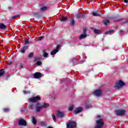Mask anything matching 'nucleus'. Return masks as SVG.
I'll return each instance as SVG.
<instances>
[{
  "mask_svg": "<svg viewBox=\"0 0 128 128\" xmlns=\"http://www.w3.org/2000/svg\"><path fill=\"white\" fill-rule=\"evenodd\" d=\"M36 64L38 66H40L42 64V62L40 61L37 62Z\"/></svg>",
  "mask_w": 128,
  "mask_h": 128,
  "instance_id": "obj_36",
  "label": "nucleus"
},
{
  "mask_svg": "<svg viewBox=\"0 0 128 128\" xmlns=\"http://www.w3.org/2000/svg\"><path fill=\"white\" fill-rule=\"evenodd\" d=\"M68 20V18L66 16H63L60 18V20L61 22H66Z\"/></svg>",
  "mask_w": 128,
  "mask_h": 128,
  "instance_id": "obj_15",
  "label": "nucleus"
},
{
  "mask_svg": "<svg viewBox=\"0 0 128 128\" xmlns=\"http://www.w3.org/2000/svg\"><path fill=\"white\" fill-rule=\"evenodd\" d=\"M122 22H123V24H128V20H122Z\"/></svg>",
  "mask_w": 128,
  "mask_h": 128,
  "instance_id": "obj_33",
  "label": "nucleus"
},
{
  "mask_svg": "<svg viewBox=\"0 0 128 128\" xmlns=\"http://www.w3.org/2000/svg\"><path fill=\"white\" fill-rule=\"evenodd\" d=\"M18 18V15H16L14 16H12V20H14V18Z\"/></svg>",
  "mask_w": 128,
  "mask_h": 128,
  "instance_id": "obj_35",
  "label": "nucleus"
},
{
  "mask_svg": "<svg viewBox=\"0 0 128 128\" xmlns=\"http://www.w3.org/2000/svg\"><path fill=\"white\" fill-rule=\"evenodd\" d=\"M8 110V108H4V112H6Z\"/></svg>",
  "mask_w": 128,
  "mask_h": 128,
  "instance_id": "obj_40",
  "label": "nucleus"
},
{
  "mask_svg": "<svg viewBox=\"0 0 128 128\" xmlns=\"http://www.w3.org/2000/svg\"><path fill=\"white\" fill-rule=\"evenodd\" d=\"M70 24L71 26H74L76 22H74V18H71V20L70 21Z\"/></svg>",
  "mask_w": 128,
  "mask_h": 128,
  "instance_id": "obj_16",
  "label": "nucleus"
},
{
  "mask_svg": "<svg viewBox=\"0 0 128 128\" xmlns=\"http://www.w3.org/2000/svg\"><path fill=\"white\" fill-rule=\"evenodd\" d=\"M92 30H94V28H92Z\"/></svg>",
  "mask_w": 128,
  "mask_h": 128,
  "instance_id": "obj_46",
  "label": "nucleus"
},
{
  "mask_svg": "<svg viewBox=\"0 0 128 128\" xmlns=\"http://www.w3.org/2000/svg\"><path fill=\"white\" fill-rule=\"evenodd\" d=\"M42 108V106H36V112H40Z\"/></svg>",
  "mask_w": 128,
  "mask_h": 128,
  "instance_id": "obj_18",
  "label": "nucleus"
},
{
  "mask_svg": "<svg viewBox=\"0 0 128 128\" xmlns=\"http://www.w3.org/2000/svg\"><path fill=\"white\" fill-rule=\"evenodd\" d=\"M57 116H58V118H64V113H62V112H60V111H58Z\"/></svg>",
  "mask_w": 128,
  "mask_h": 128,
  "instance_id": "obj_12",
  "label": "nucleus"
},
{
  "mask_svg": "<svg viewBox=\"0 0 128 128\" xmlns=\"http://www.w3.org/2000/svg\"><path fill=\"white\" fill-rule=\"evenodd\" d=\"M32 122L34 124H36V118L34 116H32Z\"/></svg>",
  "mask_w": 128,
  "mask_h": 128,
  "instance_id": "obj_17",
  "label": "nucleus"
},
{
  "mask_svg": "<svg viewBox=\"0 0 128 128\" xmlns=\"http://www.w3.org/2000/svg\"><path fill=\"white\" fill-rule=\"evenodd\" d=\"M94 96H102V90H96L94 91Z\"/></svg>",
  "mask_w": 128,
  "mask_h": 128,
  "instance_id": "obj_8",
  "label": "nucleus"
},
{
  "mask_svg": "<svg viewBox=\"0 0 128 128\" xmlns=\"http://www.w3.org/2000/svg\"><path fill=\"white\" fill-rule=\"evenodd\" d=\"M68 110H69L70 111L72 110H74V106H73V105H72L71 106H70L69 107Z\"/></svg>",
  "mask_w": 128,
  "mask_h": 128,
  "instance_id": "obj_29",
  "label": "nucleus"
},
{
  "mask_svg": "<svg viewBox=\"0 0 128 128\" xmlns=\"http://www.w3.org/2000/svg\"><path fill=\"white\" fill-rule=\"evenodd\" d=\"M40 100V97L36 96V97H32L28 100L29 102H36Z\"/></svg>",
  "mask_w": 128,
  "mask_h": 128,
  "instance_id": "obj_4",
  "label": "nucleus"
},
{
  "mask_svg": "<svg viewBox=\"0 0 128 128\" xmlns=\"http://www.w3.org/2000/svg\"><path fill=\"white\" fill-rule=\"evenodd\" d=\"M34 78H40L42 76V74L38 72L34 74Z\"/></svg>",
  "mask_w": 128,
  "mask_h": 128,
  "instance_id": "obj_10",
  "label": "nucleus"
},
{
  "mask_svg": "<svg viewBox=\"0 0 128 128\" xmlns=\"http://www.w3.org/2000/svg\"><path fill=\"white\" fill-rule=\"evenodd\" d=\"M77 18H82V14H78L77 15Z\"/></svg>",
  "mask_w": 128,
  "mask_h": 128,
  "instance_id": "obj_38",
  "label": "nucleus"
},
{
  "mask_svg": "<svg viewBox=\"0 0 128 128\" xmlns=\"http://www.w3.org/2000/svg\"><path fill=\"white\" fill-rule=\"evenodd\" d=\"M34 56V52H30L28 56V58H32Z\"/></svg>",
  "mask_w": 128,
  "mask_h": 128,
  "instance_id": "obj_31",
  "label": "nucleus"
},
{
  "mask_svg": "<svg viewBox=\"0 0 128 128\" xmlns=\"http://www.w3.org/2000/svg\"><path fill=\"white\" fill-rule=\"evenodd\" d=\"M0 28L1 30H6V26L4 25V24H0Z\"/></svg>",
  "mask_w": 128,
  "mask_h": 128,
  "instance_id": "obj_14",
  "label": "nucleus"
},
{
  "mask_svg": "<svg viewBox=\"0 0 128 128\" xmlns=\"http://www.w3.org/2000/svg\"><path fill=\"white\" fill-rule=\"evenodd\" d=\"M86 108H92V105H90V104H86Z\"/></svg>",
  "mask_w": 128,
  "mask_h": 128,
  "instance_id": "obj_28",
  "label": "nucleus"
},
{
  "mask_svg": "<svg viewBox=\"0 0 128 128\" xmlns=\"http://www.w3.org/2000/svg\"><path fill=\"white\" fill-rule=\"evenodd\" d=\"M3 74H4V70H1L0 72V77L2 76Z\"/></svg>",
  "mask_w": 128,
  "mask_h": 128,
  "instance_id": "obj_25",
  "label": "nucleus"
},
{
  "mask_svg": "<svg viewBox=\"0 0 128 128\" xmlns=\"http://www.w3.org/2000/svg\"><path fill=\"white\" fill-rule=\"evenodd\" d=\"M29 109L30 110H33L34 109V104H31L29 106Z\"/></svg>",
  "mask_w": 128,
  "mask_h": 128,
  "instance_id": "obj_32",
  "label": "nucleus"
},
{
  "mask_svg": "<svg viewBox=\"0 0 128 128\" xmlns=\"http://www.w3.org/2000/svg\"><path fill=\"white\" fill-rule=\"evenodd\" d=\"M97 120H96V124L94 128H102L104 126V120L102 118V116L98 115L96 116Z\"/></svg>",
  "mask_w": 128,
  "mask_h": 128,
  "instance_id": "obj_1",
  "label": "nucleus"
},
{
  "mask_svg": "<svg viewBox=\"0 0 128 128\" xmlns=\"http://www.w3.org/2000/svg\"><path fill=\"white\" fill-rule=\"evenodd\" d=\"M8 64H12V62H9L8 63Z\"/></svg>",
  "mask_w": 128,
  "mask_h": 128,
  "instance_id": "obj_44",
  "label": "nucleus"
},
{
  "mask_svg": "<svg viewBox=\"0 0 128 128\" xmlns=\"http://www.w3.org/2000/svg\"><path fill=\"white\" fill-rule=\"evenodd\" d=\"M92 14L94 16H100V14L94 12H92Z\"/></svg>",
  "mask_w": 128,
  "mask_h": 128,
  "instance_id": "obj_23",
  "label": "nucleus"
},
{
  "mask_svg": "<svg viewBox=\"0 0 128 128\" xmlns=\"http://www.w3.org/2000/svg\"><path fill=\"white\" fill-rule=\"evenodd\" d=\"M52 117L54 122H56V116H54V114H52Z\"/></svg>",
  "mask_w": 128,
  "mask_h": 128,
  "instance_id": "obj_24",
  "label": "nucleus"
},
{
  "mask_svg": "<svg viewBox=\"0 0 128 128\" xmlns=\"http://www.w3.org/2000/svg\"><path fill=\"white\" fill-rule=\"evenodd\" d=\"M67 128H74L76 126V123L74 122H70L66 124Z\"/></svg>",
  "mask_w": 128,
  "mask_h": 128,
  "instance_id": "obj_5",
  "label": "nucleus"
},
{
  "mask_svg": "<svg viewBox=\"0 0 128 128\" xmlns=\"http://www.w3.org/2000/svg\"><path fill=\"white\" fill-rule=\"evenodd\" d=\"M46 10V7H42L40 8L41 10Z\"/></svg>",
  "mask_w": 128,
  "mask_h": 128,
  "instance_id": "obj_37",
  "label": "nucleus"
},
{
  "mask_svg": "<svg viewBox=\"0 0 128 128\" xmlns=\"http://www.w3.org/2000/svg\"><path fill=\"white\" fill-rule=\"evenodd\" d=\"M50 106V104L48 103H44V105L42 106V108H48Z\"/></svg>",
  "mask_w": 128,
  "mask_h": 128,
  "instance_id": "obj_20",
  "label": "nucleus"
},
{
  "mask_svg": "<svg viewBox=\"0 0 128 128\" xmlns=\"http://www.w3.org/2000/svg\"><path fill=\"white\" fill-rule=\"evenodd\" d=\"M83 34H86V28H83Z\"/></svg>",
  "mask_w": 128,
  "mask_h": 128,
  "instance_id": "obj_30",
  "label": "nucleus"
},
{
  "mask_svg": "<svg viewBox=\"0 0 128 128\" xmlns=\"http://www.w3.org/2000/svg\"><path fill=\"white\" fill-rule=\"evenodd\" d=\"M126 110L124 109L115 110V114L116 116H124L126 114Z\"/></svg>",
  "mask_w": 128,
  "mask_h": 128,
  "instance_id": "obj_2",
  "label": "nucleus"
},
{
  "mask_svg": "<svg viewBox=\"0 0 128 128\" xmlns=\"http://www.w3.org/2000/svg\"><path fill=\"white\" fill-rule=\"evenodd\" d=\"M104 24H105V26H107L108 24H110V20H104Z\"/></svg>",
  "mask_w": 128,
  "mask_h": 128,
  "instance_id": "obj_19",
  "label": "nucleus"
},
{
  "mask_svg": "<svg viewBox=\"0 0 128 128\" xmlns=\"http://www.w3.org/2000/svg\"><path fill=\"white\" fill-rule=\"evenodd\" d=\"M40 126H46V124L44 123V122H42V121H41L40 122Z\"/></svg>",
  "mask_w": 128,
  "mask_h": 128,
  "instance_id": "obj_27",
  "label": "nucleus"
},
{
  "mask_svg": "<svg viewBox=\"0 0 128 128\" xmlns=\"http://www.w3.org/2000/svg\"><path fill=\"white\" fill-rule=\"evenodd\" d=\"M86 36H88V35L83 33V34H81L79 36V40H84V38H86Z\"/></svg>",
  "mask_w": 128,
  "mask_h": 128,
  "instance_id": "obj_13",
  "label": "nucleus"
},
{
  "mask_svg": "<svg viewBox=\"0 0 128 128\" xmlns=\"http://www.w3.org/2000/svg\"><path fill=\"white\" fill-rule=\"evenodd\" d=\"M124 2L126 3L128 2V0H124Z\"/></svg>",
  "mask_w": 128,
  "mask_h": 128,
  "instance_id": "obj_43",
  "label": "nucleus"
},
{
  "mask_svg": "<svg viewBox=\"0 0 128 128\" xmlns=\"http://www.w3.org/2000/svg\"><path fill=\"white\" fill-rule=\"evenodd\" d=\"M30 44V41L28 40L25 41L24 44Z\"/></svg>",
  "mask_w": 128,
  "mask_h": 128,
  "instance_id": "obj_39",
  "label": "nucleus"
},
{
  "mask_svg": "<svg viewBox=\"0 0 128 128\" xmlns=\"http://www.w3.org/2000/svg\"><path fill=\"white\" fill-rule=\"evenodd\" d=\"M48 128H52V127L49 126Z\"/></svg>",
  "mask_w": 128,
  "mask_h": 128,
  "instance_id": "obj_45",
  "label": "nucleus"
},
{
  "mask_svg": "<svg viewBox=\"0 0 128 128\" xmlns=\"http://www.w3.org/2000/svg\"><path fill=\"white\" fill-rule=\"evenodd\" d=\"M43 53L44 58H46V56H48V52H46V51H44Z\"/></svg>",
  "mask_w": 128,
  "mask_h": 128,
  "instance_id": "obj_22",
  "label": "nucleus"
},
{
  "mask_svg": "<svg viewBox=\"0 0 128 128\" xmlns=\"http://www.w3.org/2000/svg\"><path fill=\"white\" fill-rule=\"evenodd\" d=\"M10 8H9V10L10 9Z\"/></svg>",
  "mask_w": 128,
  "mask_h": 128,
  "instance_id": "obj_47",
  "label": "nucleus"
},
{
  "mask_svg": "<svg viewBox=\"0 0 128 128\" xmlns=\"http://www.w3.org/2000/svg\"><path fill=\"white\" fill-rule=\"evenodd\" d=\"M18 125L26 126V122L24 120L21 119L19 120Z\"/></svg>",
  "mask_w": 128,
  "mask_h": 128,
  "instance_id": "obj_7",
  "label": "nucleus"
},
{
  "mask_svg": "<svg viewBox=\"0 0 128 128\" xmlns=\"http://www.w3.org/2000/svg\"><path fill=\"white\" fill-rule=\"evenodd\" d=\"M60 48V45H58L56 48L53 50L51 52V53H50L51 56H54V55L56 54V52H58Z\"/></svg>",
  "mask_w": 128,
  "mask_h": 128,
  "instance_id": "obj_6",
  "label": "nucleus"
},
{
  "mask_svg": "<svg viewBox=\"0 0 128 128\" xmlns=\"http://www.w3.org/2000/svg\"><path fill=\"white\" fill-rule=\"evenodd\" d=\"M94 32H95V34H100V30H98L94 29Z\"/></svg>",
  "mask_w": 128,
  "mask_h": 128,
  "instance_id": "obj_26",
  "label": "nucleus"
},
{
  "mask_svg": "<svg viewBox=\"0 0 128 128\" xmlns=\"http://www.w3.org/2000/svg\"><path fill=\"white\" fill-rule=\"evenodd\" d=\"M44 38V36H40L39 37V40H42Z\"/></svg>",
  "mask_w": 128,
  "mask_h": 128,
  "instance_id": "obj_41",
  "label": "nucleus"
},
{
  "mask_svg": "<svg viewBox=\"0 0 128 128\" xmlns=\"http://www.w3.org/2000/svg\"><path fill=\"white\" fill-rule=\"evenodd\" d=\"M122 32H124V31H123V30H120V34H122Z\"/></svg>",
  "mask_w": 128,
  "mask_h": 128,
  "instance_id": "obj_42",
  "label": "nucleus"
},
{
  "mask_svg": "<svg viewBox=\"0 0 128 128\" xmlns=\"http://www.w3.org/2000/svg\"><path fill=\"white\" fill-rule=\"evenodd\" d=\"M28 48V46H24L23 48H22L20 50V52L22 54H24L26 52V50Z\"/></svg>",
  "mask_w": 128,
  "mask_h": 128,
  "instance_id": "obj_11",
  "label": "nucleus"
},
{
  "mask_svg": "<svg viewBox=\"0 0 128 128\" xmlns=\"http://www.w3.org/2000/svg\"><path fill=\"white\" fill-rule=\"evenodd\" d=\"M82 110V108L80 107V108H76L74 110V114H80V112H81Z\"/></svg>",
  "mask_w": 128,
  "mask_h": 128,
  "instance_id": "obj_9",
  "label": "nucleus"
},
{
  "mask_svg": "<svg viewBox=\"0 0 128 128\" xmlns=\"http://www.w3.org/2000/svg\"><path fill=\"white\" fill-rule=\"evenodd\" d=\"M126 84L122 80H119L118 82H116L115 84L114 88H115L118 89L120 88L122 86H124Z\"/></svg>",
  "mask_w": 128,
  "mask_h": 128,
  "instance_id": "obj_3",
  "label": "nucleus"
},
{
  "mask_svg": "<svg viewBox=\"0 0 128 128\" xmlns=\"http://www.w3.org/2000/svg\"><path fill=\"white\" fill-rule=\"evenodd\" d=\"M111 32H114V30H110L108 31H106L105 32V34H110Z\"/></svg>",
  "mask_w": 128,
  "mask_h": 128,
  "instance_id": "obj_21",
  "label": "nucleus"
},
{
  "mask_svg": "<svg viewBox=\"0 0 128 128\" xmlns=\"http://www.w3.org/2000/svg\"><path fill=\"white\" fill-rule=\"evenodd\" d=\"M23 92L24 94H30V91H23Z\"/></svg>",
  "mask_w": 128,
  "mask_h": 128,
  "instance_id": "obj_34",
  "label": "nucleus"
}]
</instances>
